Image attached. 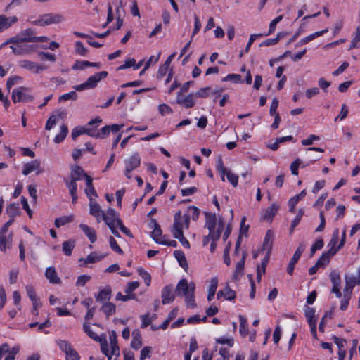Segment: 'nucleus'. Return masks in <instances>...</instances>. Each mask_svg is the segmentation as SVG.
Wrapping results in <instances>:
<instances>
[{
  "label": "nucleus",
  "instance_id": "obj_56",
  "mask_svg": "<svg viewBox=\"0 0 360 360\" xmlns=\"http://www.w3.org/2000/svg\"><path fill=\"white\" fill-rule=\"evenodd\" d=\"M225 175L226 176L229 181L232 184V186L236 187L238 185V176L231 172V171L229 170H228Z\"/></svg>",
  "mask_w": 360,
  "mask_h": 360
},
{
  "label": "nucleus",
  "instance_id": "obj_19",
  "mask_svg": "<svg viewBox=\"0 0 360 360\" xmlns=\"http://www.w3.org/2000/svg\"><path fill=\"white\" fill-rule=\"evenodd\" d=\"M18 21L16 16L6 17L4 15H0V32L3 30L10 27L13 23Z\"/></svg>",
  "mask_w": 360,
  "mask_h": 360
},
{
  "label": "nucleus",
  "instance_id": "obj_55",
  "mask_svg": "<svg viewBox=\"0 0 360 360\" xmlns=\"http://www.w3.org/2000/svg\"><path fill=\"white\" fill-rule=\"evenodd\" d=\"M283 15H278L276 18H274L269 24V33L266 35L271 34L274 32L276 30V25L283 20Z\"/></svg>",
  "mask_w": 360,
  "mask_h": 360
},
{
  "label": "nucleus",
  "instance_id": "obj_61",
  "mask_svg": "<svg viewBox=\"0 0 360 360\" xmlns=\"http://www.w3.org/2000/svg\"><path fill=\"white\" fill-rule=\"evenodd\" d=\"M22 79V77L20 76H14L9 77L6 82V89L10 90L11 88L16 84L19 81Z\"/></svg>",
  "mask_w": 360,
  "mask_h": 360
},
{
  "label": "nucleus",
  "instance_id": "obj_18",
  "mask_svg": "<svg viewBox=\"0 0 360 360\" xmlns=\"http://www.w3.org/2000/svg\"><path fill=\"white\" fill-rule=\"evenodd\" d=\"M66 186L68 188L69 193L72 197V203H75L77 201L78 196L77 194V184L69 179L64 180Z\"/></svg>",
  "mask_w": 360,
  "mask_h": 360
},
{
  "label": "nucleus",
  "instance_id": "obj_49",
  "mask_svg": "<svg viewBox=\"0 0 360 360\" xmlns=\"http://www.w3.org/2000/svg\"><path fill=\"white\" fill-rule=\"evenodd\" d=\"M139 275L144 280L145 283L147 286L150 285L151 276L143 268H139L137 270Z\"/></svg>",
  "mask_w": 360,
  "mask_h": 360
},
{
  "label": "nucleus",
  "instance_id": "obj_44",
  "mask_svg": "<svg viewBox=\"0 0 360 360\" xmlns=\"http://www.w3.org/2000/svg\"><path fill=\"white\" fill-rule=\"evenodd\" d=\"M345 281L347 285H349L350 288H354L356 285H360V281L354 275L345 274Z\"/></svg>",
  "mask_w": 360,
  "mask_h": 360
},
{
  "label": "nucleus",
  "instance_id": "obj_25",
  "mask_svg": "<svg viewBox=\"0 0 360 360\" xmlns=\"http://www.w3.org/2000/svg\"><path fill=\"white\" fill-rule=\"evenodd\" d=\"M306 194V190L304 189L299 194L295 195L289 200L288 205L290 207L289 210L290 212H295V205L300 200H302L305 197Z\"/></svg>",
  "mask_w": 360,
  "mask_h": 360
},
{
  "label": "nucleus",
  "instance_id": "obj_22",
  "mask_svg": "<svg viewBox=\"0 0 360 360\" xmlns=\"http://www.w3.org/2000/svg\"><path fill=\"white\" fill-rule=\"evenodd\" d=\"M236 292L234 290H232L229 288V285H227L224 290H219L217 294V299L224 297L227 300H234L236 298Z\"/></svg>",
  "mask_w": 360,
  "mask_h": 360
},
{
  "label": "nucleus",
  "instance_id": "obj_41",
  "mask_svg": "<svg viewBox=\"0 0 360 360\" xmlns=\"http://www.w3.org/2000/svg\"><path fill=\"white\" fill-rule=\"evenodd\" d=\"M106 255H97L96 252H91L84 259L85 264L95 263L103 259Z\"/></svg>",
  "mask_w": 360,
  "mask_h": 360
},
{
  "label": "nucleus",
  "instance_id": "obj_34",
  "mask_svg": "<svg viewBox=\"0 0 360 360\" xmlns=\"http://www.w3.org/2000/svg\"><path fill=\"white\" fill-rule=\"evenodd\" d=\"M218 285V279L217 277H213L211 279L210 285L208 290L207 300L211 301L214 297Z\"/></svg>",
  "mask_w": 360,
  "mask_h": 360
},
{
  "label": "nucleus",
  "instance_id": "obj_42",
  "mask_svg": "<svg viewBox=\"0 0 360 360\" xmlns=\"http://www.w3.org/2000/svg\"><path fill=\"white\" fill-rule=\"evenodd\" d=\"M360 46V25L356 27V32L351 41L349 49L357 48Z\"/></svg>",
  "mask_w": 360,
  "mask_h": 360
},
{
  "label": "nucleus",
  "instance_id": "obj_24",
  "mask_svg": "<svg viewBox=\"0 0 360 360\" xmlns=\"http://www.w3.org/2000/svg\"><path fill=\"white\" fill-rule=\"evenodd\" d=\"M246 255H247L246 252H244L243 253L241 259L236 264V269H235V271H234V274L233 276V278L236 281L238 279L239 276H241L243 274V269H244Z\"/></svg>",
  "mask_w": 360,
  "mask_h": 360
},
{
  "label": "nucleus",
  "instance_id": "obj_16",
  "mask_svg": "<svg viewBox=\"0 0 360 360\" xmlns=\"http://www.w3.org/2000/svg\"><path fill=\"white\" fill-rule=\"evenodd\" d=\"M112 295V289L110 286H106L104 289L101 290L96 295V300L98 302H108Z\"/></svg>",
  "mask_w": 360,
  "mask_h": 360
},
{
  "label": "nucleus",
  "instance_id": "obj_64",
  "mask_svg": "<svg viewBox=\"0 0 360 360\" xmlns=\"http://www.w3.org/2000/svg\"><path fill=\"white\" fill-rule=\"evenodd\" d=\"M332 340L334 341V342L338 346L339 351H345L343 348L345 347V345L346 342V340L342 338H340L335 335H333L332 338Z\"/></svg>",
  "mask_w": 360,
  "mask_h": 360
},
{
  "label": "nucleus",
  "instance_id": "obj_36",
  "mask_svg": "<svg viewBox=\"0 0 360 360\" xmlns=\"http://www.w3.org/2000/svg\"><path fill=\"white\" fill-rule=\"evenodd\" d=\"M74 217L72 215L63 216L59 218H56L54 221V224L57 228L64 226L73 221Z\"/></svg>",
  "mask_w": 360,
  "mask_h": 360
},
{
  "label": "nucleus",
  "instance_id": "obj_20",
  "mask_svg": "<svg viewBox=\"0 0 360 360\" xmlns=\"http://www.w3.org/2000/svg\"><path fill=\"white\" fill-rule=\"evenodd\" d=\"M335 255V250H328L327 252H323L316 262V264L320 267H324L326 266L330 259V257Z\"/></svg>",
  "mask_w": 360,
  "mask_h": 360
},
{
  "label": "nucleus",
  "instance_id": "obj_8",
  "mask_svg": "<svg viewBox=\"0 0 360 360\" xmlns=\"http://www.w3.org/2000/svg\"><path fill=\"white\" fill-rule=\"evenodd\" d=\"M329 277L333 285L331 292L334 293L338 298H340L342 293L340 291L341 278L340 273L336 270H333L330 273Z\"/></svg>",
  "mask_w": 360,
  "mask_h": 360
},
{
  "label": "nucleus",
  "instance_id": "obj_28",
  "mask_svg": "<svg viewBox=\"0 0 360 360\" xmlns=\"http://www.w3.org/2000/svg\"><path fill=\"white\" fill-rule=\"evenodd\" d=\"M79 228L85 233V235L88 237L91 243H94L96 240V232L94 229L84 224H81L79 225Z\"/></svg>",
  "mask_w": 360,
  "mask_h": 360
},
{
  "label": "nucleus",
  "instance_id": "obj_38",
  "mask_svg": "<svg viewBox=\"0 0 360 360\" xmlns=\"http://www.w3.org/2000/svg\"><path fill=\"white\" fill-rule=\"evenodd\" d=\"M68 133V127L65 124H63L60 127V132L58 135H56L54 138V142L56 143H59L62 142L65 137L67 136Z\"/></svg>",
  "mask_w": 360,
  "mask_h": 360
},
{
  "label": "nucleus",
  "instance_id": "obj_5",
  "mask_svg": "<svg viewBox=\"0 0 360 360\" xmlns=\"http://www.w3.org/2000/svg\"><path fill=\"white\" fill-rule=\"evenodd\" d=\"M141 164V158L138 153H134L129 158L125 160L124 174L127 179H131V172L139 167Z\"/></svg>",
  "mask_w": 360,
  "mask_h": 360
},
{
  "label": "nucleus",
  "instance_id": "obj_23",
  "mask_svg": "<svg viewBox=\"0 0 360 360\" xmlns=\"http://www.w3.org/2000/svg\"><path fill=\"white\" fill-rule=\"evenodd\" d=\"M205 226L209 229V231H212V229H215L217 225V216L215 214L211 212H205Z\"/></svg>",
  "mask_w": 360,
  "mask_h": 360
},
{
  "label": "nucleus",
  "instance_id": "obj_58",
  "mask_svg": "<svg viewBox=\"0 0 360 360\" xmlns=\"http://www.w3.org/2000/svg\"><path fill=\"white\" fill-rule=\"evenodd\" d=\"M136 64V60L134 58H128L127 59L124 64L119 66L117 69V70H122L127 68H129L131 67H134Z\"/></svg>",
  "mask_w": 360,
  "mask_h": 360
},
{
  "label": "nucleus",
  "instance_id": "obj_27",
  "mask_svg": "<svg viewBox=\"0 0 360 360\" xmlns=\"http://www.w3.org/2000/svg\"><path fill=\"white\" fill-rule=\"evenodd\" d=\"M142 346L141 334L139 329H136L132 332V341L131 347L137 350Z\"/></svg>",
  "mask_w": 360,
  "mask_h": 360
},
{
  "label": "nucleus",
  "instance_id": "obj_1",
  "mask_svg": "<svg viewBox=\"0 0 360 360\" xmlns=\"http://www.w3.org/2000/svg\"><path fill=\"white\" fill-rule=\"evenodd\" d=\"M195 289V285L194 283L191 282L188 284L187 280L183 278L178 283L175 289V293L177 296L185 297V302L187 306L193 308L196 306L194 295Z\"/></svg>",
  "mask_w": 360,
  "mask_h": 360
},
{
  "label": "nucleus",
  "instance_id": "obj_40",
  "mask_svg": "<svg viewBox=\"0 0 360 360\" xmlns=\"http://www.w3.org/2000/svg\"><path fill=\"white\" fill-rule=\"evenodd\" d=\"M103 221L110 228L111 232L115 237L121 238L120 233L115 229V224H113L112 219L111 220V219L109 217H105L103 215Z\"/></svg>",
  "mask_w": 360,
  "mask_h": 360
},
{
  "label": "nucleus",
  "instance_id": "obj_3",
  "mask_svg": "<svg viewBox=\"0 0 360 360\" xmlns=\"http://www.w3.org/2000/svg\"><path fill=\"white\" fill-rule=\"evenodd\" d=\"M190 216L188 214L181 215V211L177 212L174 217V223L172 228V233L173 236L183 233L184 226L189 228Z\"/></svg>",
  "mask_w": 360,
  "mask_h": 360
},
{
  "label": "nucleus",
  "instance_id": "obj_31",
  "mask_svg": "<svg viewBox=\"0 0 360 360\" xmlns=\"http://www.w3.org/2000/svg\"><path fill=\"white\" fill-rule=\"evenodd\" d=\"M174 255L175 258L177 259L179 265L185 271H187L188 266L187 260L186 259L184 252L181 250H175L174 252Z\"/></svg>",
  "mask_w": 360,
  "mask_h": 360
},
{
  "label": "nucleus",
  "instance_id": "obj_63",
  "mask_svg": "<svg viewBox=\"0 0 360 360\" xmlns=\"http://www.w3.org/2000/svg\"><path fill=\"white\" fill-rule=\"evenodd\" d=\"M84 134H85V127H76L75 128H74L72 129L71 136H72V139L75 140L79 136Z\"/></svg>",
  "mask_w": 360,
  "mask_h": 360
},
{
  "label": "nucleus",
  "instance_id": "obj_48",
  "mask_svg": "<svg viewBox=\"0 0 360 360\" xmlns=\"http://www.w3.org/2000/svg\"><path fill=\"white\" fill-rule=\"evenodd\" d=\"M77 99V94L76 91H72L68 94L61 95L58 98V101L62 102V101H68V100L76 101Z\"/></svg>",
  "mask_w": 360,
  "mask_h": 360
},
{
  "label": "nucleus",
  "instance_id": "obj_11",
  "mask_svg": "<svg viewBox=\"0 0 360 360\" xmlns=\"http://www.w3.org/2000/svg\"><path fill=\"white\" fill-rule=\"evenodd\" d=\"M149 226L153 228V230L151 232L152 238L157 243L158 241H162L166 236H162V229L158 221L155 219H152L149 223Z\"/></svg>",
  "mask_w": 360,
  "mask_h": 360
},
{
  "label": "nucleus",
  "instance_id": "obj_30",
  "mask_svg": "<svg viewBox=\"0 0 360 360\" xmlns=\"http://www.w3.org/2000/svg\"><path fill=\"white\" fill-rule=\"evenodd\" d=\"M278 209L279 206L276 203L271 204V206L267 207V209L265 210L263 219L264 221H271Z\"/></svg>",
  "mask_w": 360,
  "mask_h": 360
},
{
  "label": "nucleus",
  "instance_id": "obj_39",
  "mask_svg": "<svg viewBox=\"0 0 360 360\" xmlns=\"http://www.w3.org/2000/svg\"><path fill=\"white\" fill-rule=\"evenodd\" d=\"M37 63L28 60H23L20 62V66L36 73Z\"/></svg>",
  "mask_w": 360,
  "mask_h": 360
},
{
  "label": "nucleus",
  "instance_id": "obj_43",
  "mask_svg": "<svg viewBox=\"0 0 360 360\" xmlns=\"http://www.w3.org/2000/svg\"><path fill=\"white\" fill-rule=\"evenodd\" d=\"M239 319H240L239 332L242 336H245L248 334V332H249L248 323H247V319L242 316H240Z\"/></svg>",
  "mask_w": 360,
  "mask_h": 360
},
{
  "label": "nucleus",
  "instance_id": "obj_12",
  "mask_svg": "<svg viewBox=\"0 0 360 360\" xmlns=\"http://www.w3.org/2000/svg\"><path fill=\"white\" fill-rule=\"evenodd\" d=\"M193 94H189L184 97L183 95L176 96V103L183 105L185 108H191L195 105Z\"/></svg>",
  "mask_w": 360,
  "mask_h": 360
},
{
  "label": "nucleus",
  "instance_id": "obj_29",
  "mask_svg": "<svg viewBox=\"0 0 360 360\" xmlns=\"http://www.w3.org/2000/svg\"><path fill=\"white\" fill-rule=\"evenodd\" d=\"M100 310L102 311L105 314L106 318L108 319L110 316H112L115 313L116 306L112 302H106L103 304Z\"/></svg>",
  "mask_w": 360,
  "mask_h": 360
},
{
  "label": "nucleus",
  "instance_id": "obj_62",
  "mask_svg": "<svg viewBox=\"0 0 360 360\" xmlns=\"http://www.w3.org/2000/svg\"><path fill=\"white\" fill-rule=\"evenodd\" d=\"M158 110L160 113L162 115H165L167 114H171L173 112L172 109L167 104L162 103L159 105Z\"/></svg>",
  "mask_w": 360,
  "mask_h": 360
},
{
  "label": "nucleus",
  "instance_id": "obj_13",
  "mask_svg": "<svg viewBox=\"0 0 360 360\" xmlns=\"http://www.w3.org/2000/svg\"><path fill=\"white\" fill-rule=\"evenodd\" d=\"M163 304H169L174 300L175 296L172 292V285H168L163 288L161 293Z\"/></svg>",
  "mask_w": 360,
  "mask_h": 360
},
{
  "label": "nucleus",
  "instance_id": "obj_45",
  "mask_svg": "<svg viewBox=\"0 0 360 360\" xmlns=\"http://www.w3.org/2000/svg\"><path fill=\"white\" fill-rule=\"evenodd\" d=\"M75 53L81 56H86L88 54V49L85 48L80 41L75 42Z\"/></svg>",
  "mask_w": 360,
  "mask_h": 360
},
{
  "label": "nucleus",
  "instance_id": "obj_60",
  "mask_svg": "<svg viewBox=\"0 0 360 360\" xmlns=\"http://www.w3.org/2000/svg\"><path fill=\"white\" fill-rule=\"evenodd\" d=\"M84 192L86 195H87L88 198L89 199V201L93 200L92 196L95 198H98V194L94 187V186L86 187Z\"/></svg>",
  "mask_w": 360,
  "mask_h": 360
},
{
  "label": "nucleus",
  "instance_id": "obj_47",
  "mask_svg": "<svg viewBox=\"0 0 360 360\" xmlns=\"http://www.w3.org/2000/svg\"><path fill=\"white\" fill-rule=\"evenodd\" d=\"M83 329L90 338L96 341L99 340L100 337L91 330L89 323L85 322L83 324Z\"/></svg>",
  "mask_w": 360,
  "mask_h": 360
},
{
  "label": "nucleus",
  "instance_id": "obj_7",
  "mask_svg": "<svg viewBox=\"0 0 360 360\" xmlns=\"http://www.w3.org/2000/svg\"><path fill=\"white\" fill-rule=\"evenodd\" d=\"M27 89L25 87H18L13 90L12 101L13 103L17 102H31L34 97L27 92Z\"/></svg>",
  "mask_w": 360,
  "mask_h": 360
},
{
  "label": "nucleus",
  "instance_id": "obj_54",
  "mask_svg": "<svg viewBox=\"0 0 360 360\" xmlns=\"http://www.w3.org/2000/svg\"><path fill=\"white\" fill-rule=\"evenodd\" d=\"M223 82L232 81L234 83L242 82L241 76L238 74H229L222 79Z\"/></svg>",
  "mask_w": 360,
  "mask_h": 360
},
{
  "label": "nucleus",
  "instance_id": "obj_10",
  "mask_svg": "<svg viewBox=\"0 0 360 360\" xmlns=\"http://www.w3.org/2000/svg\"><path fill=\"white\" fill-rule=\"evenodd\" d=\"M304 249H305V245L304 244L301 243V244H300V245L297 247V250H295V252L292 257L291 258V259L288 264V266L287 267V272L290 275H292L293 271L295 269V266L296 263L297 262V261L299 260V259L300 258Z\"/></svg>",
  "mask_w": 360,
  "mask_h": 360
},
{
  "label": "nucleus",
  "instance_id": "obj_57",
  "mask_svg": "<svg viewBox=\"0 0 360 360\" xmlns=\"http://www.w3.org/2000/svg\"><path fill=\"white\" fill-rule=\"evenodd\" d=\"M139 286V283L138 281L129 282L127 283L126 288L124 289V292L127 294L132 295L131 292L138 288Z\"/></svg>",
  "mask_w": 360,
  "mask_h": 360
},
{
  "label": "nucleus",
  "instance_id": "obj_51",
  "mask_svg": "<svg viewBox=\"0 0 360 360\" xmlns=\"http://www.w3.org/2000/svg\"><path fill=\"white\" fill-rule=\"evenodd\" d=\"M217 169L221 174V178L223 181H225V174L228 172V169L224 167V163L221 158H219L217 162Z\"/></svg>",
  "mask_w": 360,
  "mask_h": 360
},
{
  "label": "nucleus",
  "instance_id": "obj_35",
  "mask_svg": "<svg viewBox=\"0 0 360 360\" xmlns=\"http://www.w3.org/2000/svg\"><path fill=\"white\" fill-rule=\"evenodd\" d=\"M62 246L64 254L67 256H70L75 246V242L72 240H66L63 243Z\"/></svg>",
  "mask_w": 360,
  "mask_h": 360
},
{
  "label": "nucleus",
  "instance_id": "obj_37",
  "mask_svg": "<svg viewBox=\"0 0 360 360\" xmlns=\"http://www.w3.org/2000/svg\"><path fill=\"white\" fill-rule=\"evenodd\" d=\"M328 29L323 30L321 31L316 32L306 37H304L300 40V44H305L309 43V41H312L315 38L323 35V34L326 33L328 32Z\"/></svg>",
  "mask_w": 360,
  "mask_h": 360
},
{
  "label": "nucleus",
  "instance_id": "obj_52",
  "mask_svg": "<svg viewBox=\"0 0 360 360\" xmlns=\"http://www.w3.org/2000/svg\"><path fill=\"white\" fill-rule=\"evenodd\" d=\"M324 243L322 238L318 239L311 246L310 257H312L317 250H321L323 247Z\"/></svg>",
  "mask_w": 360,
  "mask_h": 360
},
{
  "label": "nucleus",
  "instance_id": "obj_9",
  "mask_svg": "<svg viewBox=\"0 0 360 360\" xmlns=\"http://www.w3.org/2000/svg\"><path fill=\"white\" fill-rule=\"evenodd\" d=\"M14 39L15 40L13 41H15L16 43L34 42L35 39V33L32 28H27L14 36Z\"/></svg>",
  "mask_w": 360,
  "mask_h": 360
},
{
  "label": "nucleus",
  "instance_id": "obj_2",
  "mask_svg": "<svg viewBox=\"0 0 360 360\" xmlns=\"http://www.w3.org/2000/svg\"><path fill=\"white\" fill-rule=\"evenodd\" d=\"M108 73L107 71H101L94 74V75L89 77L87 80L79 85H75L73 86V89L76 91H83L85 89H94L95 88L98 83L101 80L107 77Z\"/></svg>",
  "mask_w": 360,
  "mask_h": 360
},
{
  "label": "nucleus",
  "instance_id": "obj_46",
  "mask_svg": "<svg viewBox=\"0 0 360 360\" xmlns=\"http://www.w3.org/2000/svg\"><path fill=\"white\" fill-rule=\"evenodd\" d=\"M303 215H304V210L302 209H300L297 212L296 217L292 220V221L290 224V233H292L295 228L299 224Z\"/></svg>",
  "mask_w": 360,
  "mask_h": 360
},
{
  "label": "nucleus",
  "instance_id": "obj_33",
  "mask_svg": "<svg viewBox=\"0 0 360 360\" xmlns=\"http://www.w3.org/2000/svg\"><path fill=\"white\" fill-rule=\"evenodd\" d=\"M273 240L274 234L272 231L271 230H267L262 245L263 249H266L267 251H269V252H271L273 245Z\"/></svg>",
  "mask_w": 360,
  "mask_h": 360
},
{
  "label": "nucleus",
  "instance_id": "obj_59",
  "mask_svg": "<svg viewBox=\"0 0 360 360\" xmlns=\"http://www.w3.org/2000/svg\"><path fill=\"white\" fill-rule=\"evenodd\" d=\"M110 132V128L109 125H106L97 131V139H104L109 135Z\"/></svg>",
  "mask_w": 360,
  "mask_h": 360
},
{
  "label": "nucleus",
  "instance_id": "obj_50",
  "mask_svg": "<svg viewBox=\"0 0 360 360\" xmlns=\"http://www.w3.org/2000/svg\"><path fill=\"white\" fill-rule=\"evenodd\" d=\"M109 243L111 249L119 255L123 254L122 249L118 245L115 239L112 236L109 237Z\"/></svg>",
  "mask_w": 360,
  "mask_h": 360
},
{
  "label": "nucleus",
  "instance_id": "obj_4",
  "mask_svg": "<svg viewBox=\"0 0 360 360\" xmlns=\"http://www.w3.org/2000/svg\"><path fill=\"white\" fill-rule=\"evenodd\" d=\"M63 15L59 13H46L39 16L32 23L35 25L46 26L51 24H58L64 20Z\"/></svg>",
  "mask_w": 360,
  "mask_h": 360
},
{
  "label": "nucleus",
  "instance_id": "obj_21",
  "mask_svg": "<svg viewBox=\"0 0 360 360\" xmlns=\"http://www.w3.org/2000/svg\"><path fill=\"white\" fill-rule=\"evenodd\" d=\"M45 276L50 283L59 284L61 282L60 278L58 276L54 267H48L45 272Z\"/></svg>",
  "mask_w": 360,
  "mask_h": 360
},
{
  "label": "nucleus",
  "instance_id": "obj_32",
  "mask_svg": "<svg viewBox=\"0 0 360 360\" xmlns=\"http://www.w3.org/2000/svg\"><path fill=\"white\" fill-rule=\"evenodd\" d=\"M6 212L10 219H14L16 216L20 215V208L18 203H11L6 207Z\"/></svg>",
  "mask_w": 360,
  "mask_h": 360
},
{
  "label": "nucleus",
  "instance_id": "obj_17",
  "mask_svg": "<svg viewBox=\"0 0 360 360\" xmlns=\"http://www.w3.org/2000/svg\"><path fill=\"white\" fill-rule=\"evenodd\" d=\"M86 67L100 68L101 64L100 63H93L87 60H76L72 68V70H84Z\"/></svg>",
  "mask_w": 360,
  "mask_h": 360
},
{
  "label": "nucleus",
  "instance_id": "obj_14",
  "mask_svg": "<svg viewBox=\"0 0 360 360\" xmlns=\"http://www.w3.org/2000/svg\"><path fill=\"white\" fill-rule=\"evenodd\" d=\"M89 213L91 215L96 218L97 221L99 223L101 219L103 220L104 212L102 211L100 205L96 202L90 201L89 202Z\"/></svg>",
  "mask_w": 360,
  "mask_h": 360
},
{
  "label": "nucleus",
  "instance_id": "obj_15",
  "mask_svg": "<svg viewBox=\"0 0 360 360\" xmlns=\"http://www.w3.org/2000/svg\"><path fill=\"white\" fill-rule=\"evenodd\" d=\"M85 171L79 165L72 166L71 168V172L70 176V181L77 182L81 180L84 176H86Z\"/></svg>",
  "mask_w": 360,
  "mask_h": 360
},
{
  "label": "nucleus",
  "instance_id": "obj_6",
  "mask_svg": "<svg viewBox=\"0 0 360 360\" xmlns=\"http://www.w3.org/2000/svg\"><path fill=\"white\" fill-rule=\"evenodd\" d=\"M10 48L15 55L22 56L33 52L36 49L37 46L28 44L26 42H19L13 43V45H11Z\"/></svg>",
  "mask_w": 360,
  "mask_h": 360
},
{
  "label": "nucleus",
  "instance_id": "obj_53",
  "mask_svg": "<svg viewBox=\"0 0 360 360\" xmlns=\"http://www.w3.org/2000/svg\"><path fill=\"white\" fill-rule=\"evenodd\" d=\"M66 360H79L80 356L77 352L72 347L65 353Z\"/></svg>",
  "mask_w": 360,
  "mask_h": 360
},
{
  "label": "nucleus",
  "instance_id": "obj_26",
  "mask_svg": "<svg viewBox=\"0 0 360 360\" xmlns=\"http://www.w3.org/2000/svg\"><path fill=\"white\" fill-rule=\"evenodd\" d=\"M40 167V161L38 160H34L31 161L30 162H27L25 164L23 167L22 174L25 176L28 175L33 171L38 169Z\"/></svg>",
  "mask_w": 360,
  "mask_h": 360
}]
</instances>
